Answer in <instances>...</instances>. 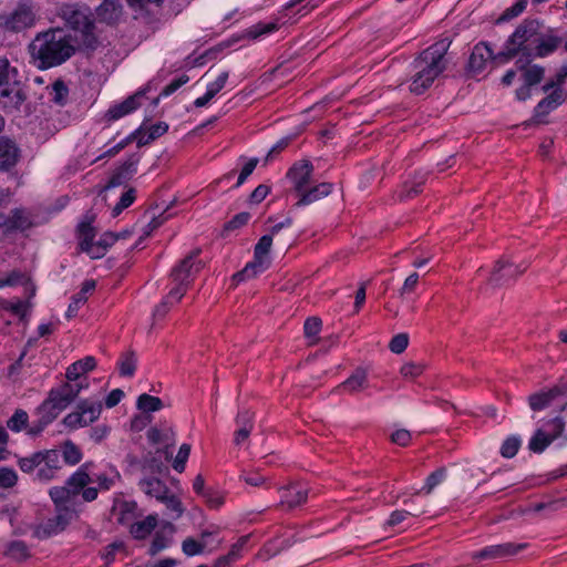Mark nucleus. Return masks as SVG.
I'll return each instance as SVG.
<instances>
[{"instance_id": "obj_37", "label": "nucleus", "mask_w": 567, "mask_h": 567, "mask_svg": "<svg viewBox=\"0 0 567 567\" xmlns=\"http://www.w3.org/2000/svg\"><path fill=\"white\" fill-rule=\"evenodd\" d=\"M4 555L16 561H23L30 557V549L23 540H12L7 545Z\"/></svg>"}, {"instance_id": "obj_28", "label": "nucleus", "mask_w": 567, "mask_h": 567, "mask_svg": "<svg viewBox=\"0 0 567 567\" xmlns=\"http://www.w3.org/2000/svg\"><path fill=\"white\" fill-rule=\"evenodd\" d=\"M34 226L31 214L23 207L14 208L10 212L9 233L25 231Z\"/></svg>"}, {"instance_id": "obj_25", "label": "nucleus", "mask_w": 567, "mask_h": 567, "mask_svg": "<svg viewBox=\"0 0 567 567\" xmlns=\"http://www.w3.org/2000/svg\"><path fill=\"white\" fill-rule=\"evenodd\" d=\"M140 97H141V94L137 93V94L128 96L123 102L111 106L105 113V118L109 122L117 121L121 117L132 113L133 111H135L136 109L140 107V102H138Z\"/></svg>"}, {"instance_id": "obj_5", "label": "nucleus", "mask_w": 567, "mask_h": 567, "mask_svg": "<svg viewBox=\"0 0 567 567\" xmlns=\"http://www.w3.org/2000/svg\"><path fill=\"white\" fill-rule=\"evenodd\" d=\"M272 234L264 235L259 238L254 249V260L248 262L244 269L233 276L236 284L247 279L255 278L257 275L264 272L270 265L268 254L272 245Z\"/></svg>"}, {"instance_id": "obj_8", "label": "nucleus", "mask_w": 567, "mask_h": 567, "mask_svg": "<svg viewBox=\"0 0 567 567\" xmlns=\"http://www.w3.org/2000/svg\"><path fill=\"white\" fill-rule=\"evenodd\" d=\"M101 412L102 403L100 401L81 400L76 410L64 416L63 424L71 430L84 427L96 421Z\"/></svg>"}, {"instance_id": "obj_22", "label": "nucleus", "mask_w": 567, "mask_h": 567, "mask_svg": "<svg viewBox=\"0 0 567 567\" xmlns=\"http://www.w3.org/2000/svg\"><path fill=\"white\" fill-rule=\"evenodd\" d=\"M91 465V462L82 464L65 482L73 496L80 494L84 487L93 483V478L90 476Z\"/></svg>"}, {"instance_id": "obj_27", "label": "nucleus", "mask_w": 567, "mask_h": 567, "mask_svg": "<svg viewBox=\"0 0 567 567\" xmlns=\"http://www.w3.org/2000/svg\"><path fill=\"white\" fill-rule=\"evenodd\" d=\"M96 367V360L94 357L87 355L84 359L78 360L68 367L65 378L68 381H78L84 375L93 371Z\"/></svg>"}, {"instance_id": "obj_6", "label": "nucleus", "mask_w": 567, "mask_h": 567, "mask_svg": "<svg viewBox=\"0 0 567 567\" xmlns=\"http://www.w3.org/2000/svg\"><path fill=\"white\" fill-rule=\"evenodd\" d=\"M38 11L39 7L32 0H21L11 13L0 18L1 25L13 32L32 28L35 24Z\"/></svg>"}, {"instance_id": "obj_9", "label": "nucleus", "mask_w": 567, "mask_h": 567, "mask_svg": "<svg viewBox=\"0 0 567 567\" xmlns=\"http://www.w3.org/2000/svg\"><path fill=\"white\" fill-rule=\"evenodd\" d=\"M199 252V249L192 251L172 269L171 278L174 282H183L184 285L190 286L194 277L204 267L203 261L197 259Z\"/></svg>"}, {"instance_id": "obj_39", "label": "nucleus", "mask_w": 567, "mask_h": 567, "mask_svg": "<svg viewBox=\"0 0 567 567\" xmlns=\"http://www.w3.org/2000/svg\"><path fill=\"white\" fill-rule=\"evenodd\" d=\"M551 442V439L542 429H538L530 437L528 449L534 453H543Z\"/></svg>"}, {"instance_id": "obj_58", "label": "nucleus", "mask_w": 567, "mask_h": 567, "mask_svg": "<svg viewBox=\"0 0 567 567\" xmlns=\"http://www.w3.org/2000/svg\"><path fill=\"white\" fill-rule=\"evenodd\" d=\"M141 156L138 154L130 155L121 166L117 167L128 179L136 173L137 164L140 163Z\"/></svg>"}, {"instance_id": "obj_33", "label": "nucleus", "mask_w": 567, "mask_h": 567, "mask_svg": "<svg viewBox=\"0 0 567 567\" xmlns=\"http://www.w3.org/2000/svg\"><path fill=\"white\" fill-rule=\"evenodd\" d=\"M534 43L536 47L535 53L533 54L538 58H544L553 53L559 47L561 39L555 35L543 37L539 34L537 39H534Z\"/></svg>"}, {"instance_id": "obj_55", "label": "nucleus", "mask_w": 567, "mask_h": 567, "mask_svg": "<svg viewBox=\"0 0 567 567\" xmlns=\"http://www.w3.org/2000/svg\"><path fill=\"white\" fill-rule=\"evenodd\" d=\"M527 6V0H517L512 7L507 8L498 18V22H506L518 17Z\"/></svg>"}, {"instance_id": "obj_19", "label": "nucleus", "mask_w": 567, "mask_h": 567, "mask_svg": "<svg viewBox=\"0 0 567 567\" xmlns=\"http://www.w3.org/2000/svg\"><path fill=\"white\" fill-rule=\"evenodd\" d=\"M95 216L93 214H86L76 227L80 249L86 254L91 252V246H93L96 236V231L92 225Z\"/></svg>"}, {"instance_id": "obj_16", "label": "nucleus", "mask_w": 567, "mask_h": 567, "mask_svg": "<svg viewBox=\"0 0 567 567\" xmlns=\"http://www.w3.org/2000/svg\"><path fill=\"white\" fill-rule=\"evenodd\" d=\"M525 269V267L520 268L519 266H515L508 259L501 258L496 261L492 270L488 284L493 287H498L507 279L516 278L518 275L524 272Z\"/></svg>"}, {"instance_id": "obj_34", "label": "nucleus", "mask_w": 567, "mask_h": 567, "mask_svg": "<svg viewBox=\"0 0 567 567\" xmlns=\"http://www.w3.org/2000/svg\"><path fill=\"white\" fill-rule=\"evenodd\" d=\"M63 410V408H60V405L55 401H52V399L48 395V398L37 409V413L39 419L42 420V424L49 425Z\"/></svg>"}, {"instance_id": "obj_21", "label": "nucleus", "mask_w": 567, "mask_h": 567, "mask_svg": "<svg viewBox=\"0 0 567 567\" xmlns=\"http://www.w3.org/2000/svg\"><path fill=\"white\" fill-rule=\"evenodd\" d=\"M96 17L100 22L106 24H115L123 14V6L121 0H103L95 9Z\"/></svg>"}, {"instance_id": "obj_31", "label": "nucleus", "mask_w": 567, "mask_h": 567, "mask_svg": "<svg viewBox=\"0 0 567 567\" xmlns=\"http://www.w3.org/2000/svg\"><path fill=\"white\" fill-rule=\"evenodd\" d=\"M49 396L64 410L76 399L71 382H64L60 386L51 389Z\"/></svg>"}, {"instance_id": "obj_64", "label": "nucleus", "mask_w": 567, "mask_h": 567, "mask_svg": "<svg viewBox=\"0 0 567 567\" xmlns=\"http://www.w3.org/2000/svg\"><path fill=\"white\" fill-rule=\"evenodd\" d=\"M425 365L422 363L408 362L401 367L400 373L403 378L414 379L423 373Z\"/></svg>"}, {"instance_id": "obj_47", "label": "nucleus", "mask_w": 567, "mask_h": 567, "mask_svg": "<svg viewBox=\"0 0 567 567\" xmlns=\"http://www.w3.org/2000/svg\"><path fill=\"white\" fill-rule=\"evenodd\" d=\"M122 377H133L136 370V358L133 351L125 352L118 363Z\"/></svg>"}, {"instance_id": "obj_4", "label": "nucleus", "mask_w": 567, "mask_h": 567, "mask_svg": "<svg viewBox=\"0 0 567 567\" xmlns=\"http://www.w3.org/2000/svg\"><path fill=\"white\" fill-rule=\"evenodd\" d=\"M540 27L542 23L536 19L524 20L508 38L504 50L498 52V56H504V62H506L515 58L519 50L530 49L526 43H534V39L540 34Z\"/></svg>"}, {"instance_id": "obj_42", "label": "nucleus", "mask_w": 567, "mask_h": 567, "mask_svg": "<svg viewBox=\"0 0 567 567\" xmlns=\"http://www.w3.org/2000/svg\"><path fill=\"white\" fill-rule=\"evenodd\" d=\"M446 477V468L445 467H440L437 468L436 471H434L433 473H431L426 481H425V485L416 492V494L419 493H425L426 495L431 494L432 491L440 484L443 482V480Z\"/></svg>"}, {"instance_id": "obj_51", "label": "nucleus", "mask_w": 567, "mask_h": 567, "mask_svg": "<svg viewBox=\"0 0 567 567\" xmlns=\"http://www.w3.org/2000/svg\"><path fill=\"white\" fill-rule=\"evenodd\" d=\"M136 198V190L135 188L131 187L128 188L120 198V200L116 203V205L113 207L112 215L113 217L118 216L125 208L130 207Z\"/></svg>"}, {"instance_id": "obj_14", "label": "nucleus", "mask_w": 567, "mask_h": 567, "mask_svg": "<svg viewBox=\"0 0 567 567\" xmlns=\"http://www.w3.org/2000/svg\"><path fill=\"white\" fill-rule=\"evenodd\" d=\"M279 492L281 493L280 505L293 509L307 502L309 488L298 482H290L288 485L280 487Z\"/></svg>"}, {"instance_id": "obj_59", "label": "nucleus", "mask_w": 567, "mask_h": 567, "mask_svg": "<svg viewBox=\"0 0 567 567\" xmlns=\"http://www.w3.org/2000/svg\"><path fill=\"white\" fill-rule=\"evenodd\" d=\"M189 453H190V445L186 444V443L182 444L178 450V453L173 462V467L175 471H177L178 473L184 472Z\"/></svg>"}, {"instance_id": "obj_36", "label": "nucleus", "mask_w": 567, "mask_h": 567, "mask_svg": "<svg viewBox=\"0 0 567 567\" xmlns=\"http://www.w3.org/2000/svg\"><path fill=\"white\" fill-rule=\"evenodd\" d=\"M157 517L155 515H148L145 519L136 522L131 526V534L136 539L146 538L156 527Z\"/></svg>"}, {"instance_id": "obj_60", "label": "nucleus", "mask_w": 567, "mask_h": 567, "mask_svg": "<svg viewBox=\"0 0 567 567\" xmlns=\"http://www.w3.org/2000/svg\"><path fill=\"white\" fill-rule=\"evenodd\" d=\"M408 346H409L408 333H398L391 339V341L389 343V349L391 352H393L395 354H400L405 351Z\"/></svg>"}, {"instance_id": "obj_26", "label": "nucleus", "mask_w": 567, "mask_h": 567, "mask_svg": "<svg viewBox=\"0 0 567 567\" xmlns=\"http://www.w3.org/2000/svg\"><path fill=\"white\" fill-rule=\"evenodd\" d=\"M332 190V184L330 183H321L313 187L309 186L301 193H299L300 198L295 204L296 207L309 205L316 200H319L322 197L328 196Z\"/></svg>"}, {"instance_id": "obj_29", "label": "nucleus", "mask_w": 567, "mask_h": 567, "mask_svg": "<svg viewBox=\"0 0 567 567\" xmlns=\"http://www.w3.org/2000/svg\"><path fill=\"white\" fill-rule=\"evenodd\" d=\"M95 287L96 282L93 279L85 280L82 284L81 290L72 297L71 303L69 305L68 311L65 313L69 319L76 316L81 305L85 303L87 300L86 295L93 291Z\"/></svg>"}, {"instance_id": "obj_63", "label": "nucleus", "mask_w": 567, "mask_h": 567, "mask_svg": "<svg viewBox=\"0 0 567 567\" xmlns=\"http://www.w3.org/2000/svg\"><path fill=\"white\" fill-rule=\"evenodd\" d=\"M171 539L162 533H156L148 549L151 556L157 555L163 549L167 548Z\"/></svg>"}, {"instance_id": "obj_49", "label": "nucleus", "mask_w": 567, "mask_h": 567, "mask_svg": "<svg viewBox=\"0 0 567 567\" xmlns=\"http://www.w3.org/2000/svg\"><path fill=\"white\" fill-rule=\"evenodd\" d=\"M321 327H322V321L318 317H309L305 321L303 333H305L306 338L313 339L310 342L311 344L316 342V340H317L316 338L319 334V332L321 331Z\"/></svg>"}, {"instance_id": "obj_1", "label": "nucleus", "mask_w": 567, "mask_h": 567, "mask_svg": "<svg viewBox=\"0 0 567 567\" xmlns=\"http://www.w3.org/2000/svg\"><path fill=\"white\" fill-rule=\"evenodd\" d=\"M450 48V42L444 39L435 42L417 58L414 59L412 65L414 75L412 76L410 91L414 94H423L439 78L447 66L445 58Z\"/></svg>"}, {"instance_id": "obj_45", "label": "nucleus", "mask_w": 567, "mask_h": 567, "mask_svg": "<svg viewBox=\"0 0 567 567\" xmlns=\"http://www.w3.org/2000/svg\"><path fill=\"white\" fill-rule=\"evenodd\" d=\"M141 468L144 472H150L153 474H155V473L161 474L165 470H167V467L164 465V463L158 457H156L153 453H148L146 456L143 457V460L141 462Z\"/></svg>"}, {"instance_id": "obj_53", "label": "nucleus", "mask_w": 567, "mask_h": 567, "mask_svg": "<svg viewBox=\"0 0 567 567\" xmlns=\"http://www.w3.org/2000/svg\"><path fill=\"white\" fill-rule=\"evenodd\" d=\"M142 126L135 130L133 133H131L128 136H126L124 140L118 142L113 147L109 148L106 152H104L102 155L97 157V159L103 157H113L117 153H120L123 148H125L132 141L135 140V137L141 133Z\"/></svg>"}, {"instance_id": "obj_41", "label": "nucleus", "mask_w": 567, "mask_h": 567, "mask_svg": "<svg viewBox=\"0 0 567 567\" xmlns=\"http://www.w3.org/2000/svg\"><path fill=\"white\" fill-rule=\"evenodd\" d=\"M62 456L66 464L76 465L82 460V452L72 441H66L62 446Z\"/></svg>"}, {"instance_id": "obj_24", "label": "nucleus", "mask_w": 567, "mask_h": 567, "mask_svg": "<svg viewBox=\"0 0 567 567\" xmlns=\"http://www.w3.org/2000/svg\"><path fill=\"white\" fill-rule=\"evenodd\" d=\"M138 486L143 493L150 497L156 498L158 502L161 499H165V495L169 493L168 486L155 476H145L141 478Z\"/></svg>"}, {"instance_id": "obj_10", "label": "nucleus", "mask_w": 567, "mask_h": 567, "mask_svg": "<svg viewBox=\"0 0 567 567\" xmlns=\"http://www.w3.org/2000/svg\"><path fill=\"white\" fill-rule=\"evenodd\" d=\"M61 454L58 450L41 451V465L38 466L35 480L41 483H48L55 478L58 472L62 468Z\"/></svg>"}, {"instance_id": "obj_17", "label": "nucleus", "mask_w": 567, "mask_h": 567, "mask_svg": "<svg viewBox=\"0 0 567 567\" xmlns=\"http://www.w3.org/2000/svg\"><path fill=\"white\" fill-rule=\"evenodd\" d=\"M549 92L534 109V117L538 122L543 121L544 117L566 101V93L561 87L553 89Z\"/></svg>"}, {"instance_id": "obj_56", "label": "nucleus", "mask_w": 567, "mask_h": 567, "mask_svg": "<svg viewBox=\"0 0 567 567\" xmlns=\"http://www.w3.org/2000/svg\"><path fill=\"white\" fill-rule=\"evenodd\" d=\"M423 513H424L423 508H417L415 512H409L406 509L394 511L391 513L390 518L386 522V524H388V526L393 527V526L401 524L403 520H405V518L409 515L417 517V516L422 515Z\"/></svg>"}, {"instance_id": "obj_54", "label": "nucleus", "mask_w": 567, "mask_h": 567, "mask_svg": "<svg viewBox=\"0 0 567 567\" xmlns=\"http://www.w3.org/2000/svg\"><path fill=\"white\" fill-rule=\"evenodd\" d=\"M205 546V543L197 542L193 537H187L182 543V550L186 556L192 557L202 554Z\"/></svg>"}, {"instance_id": "obj_40", "label": "nucleus", "mask_w": 567, "mask_h": 567, "mask_svg": "<svg viewBox=\"0 0 567 567\" xmlns=\"http://www.w3.org/2000/svg\"><path fill=\"white\" fill-rule=\"evenodd\" d=\"M136 406L143 412L150 413L161 410L163 408V402L157 396L143 393L137 398Z\"/></svg>"}, {"instance_id": "obj_50", "label": "nucleus", "mask_w": 567, "mask_h": 567, "mask_svg": "<svg viewBox=\"0 0 567 567\" xmlns=\"http://www.w3.org/2000/svg\"><path fill=\"white\" fill-rule=\"evenodd\" d=\"M49 495L56 506H60L62 504L70 502L71 498L73 497V495L70 492V488L66 486V484L64 486L52 487L49 491Z\"/></svg>"}, {"instance_id": "obj_38", "label": "nucleus", "mask_w": 567, "mask_h": 567, "mask_svg": "<svg viewBox=\"0 0 567 567\" xmlns=\"http://www.w3.org/2000/svg\"><path fill=\"white\" fill-rule=\"evenodd\" d=\"M18 80L17 68L11 66L7 58L0 56V90Z\"/></svg>"}, {"instance_id": "obj_11", "label": "nucleus", "mask_w": 567, "mask_h": 567, "mask_svg": "<svg viewBox=\"0 0 567 567\" xmlns=\"http://www.w3.org/2000/svg\"><path fill=\"white\" fill-rule=\"evenodd\" d=\"M567 394V381L560 382L548 390L535 392L528 396L529 408L535 411H543L548 408L551 402Z\"/></svg>"}, {"instance_id": "obj_7", "label": "nucleus", "mask_w": 567, "mask_h": 567, "mask_svg": "<svg viewBox=\"0 0 567 567\" xmlns=\"http://www.w3.org/2000/svg\"><path fill=\"white\" fill-rule=\"evenodd\" d=\"M28 100V87L19 80L0 90V107L7 114L24 112L31 113V107L25 103Z\"/></svg>"}, {"instance_id": "obj_57", "label": "nucleus", "mask_w": 567, "mask_h": 567, "mask_svg": "<svg viewBox=\"0 0 567 567\" xmlns=\"http://www.w3.org/2000/svg\"><path fill=\"white\" fill-rule=\"evenodd\" d=\"M566 80H567V65H563L556 73L555 78L547 81L543 85L542 90H543V92L547 93L553 89L561 87V85L566 82Z\"/></svg>"}, {"instance_id": "obj_20", "label": "nucleus", "mask_w": 567, "mask_h": 567, "mask_svg": "<svg viewBox=\"0 0 567 567\" xmlns=\"http://www.w3.org/2000/svg\"><path fill=\"white\" fill-rule=\"evenodd\" d=\"M369 388L368 373L364 369L358 368L352 374L340 383L334 391H344L349 394H357Z\"/></svg>"}, {"instance_id": "obj_15", "label": "nucleus", "mask_w": 567, "mask_h": 567, "mask_svg": "<svg viewBox=\"0 0 567 567\" xmlns=\"http://www.w3.org/2000/svg\"><path fill=\"white\" fill-rule=\"evenodd\" d=\"M313 173V165L308 159H302L293 164L288 171L287 176L293 184V189L299 194L310 184Z\"/></svg>"}, {"instance_id": "obj_13", "label": "nucleus", "mask_w": 567, "mask_h": 567, "mask_svg": "<svg viewBox=\"0 0 567 567\" xmlns=\"http://www.w3.org/2000/svg\"><path fill=\"white\" fill-rule=\"evenodd\" d=\"M71 517L72 514L68 509L59 511L55 516L48 518L45 522L40 524L35 528L34 535L40 539L56 535L65 529L71 520Z\"/></svg>"}, {"instance_id": "obj_32", "label": "nucleus", "mask_w": 567, "mask_h": 567, "mask_svg": "<svg viewBox=\"0 0 567 567\" xmlns=\"http://www.w3.org/2000/svg\"><path fill=\"white\" fill-rule=\"evenodd\" d=\"M228 76H229V73L228 71H225L223 72L217 79L215 82L210 83L207 85V91L206 93L200 96V97H197L195 101H194V105L196 107H203L205 106L210 100H213L215 97V95L220 92L227 80H228Z\"/></svg>"}, {"instance_id": "obj_48", "label": "nucleus", "mask_w": 567, "mask_h": 567, "mask_svg": "<svg viewBox=\"0 0 567 567\" xmlns=\"http://www.w3.org/2000/svg\"><path fill=\"white\" fill-rule=\"evenodd\" d=\"M69 89L62 80H56L52 84L51 101L60 106L66 104Z\"/></svg>"}, {"instance_id": "obj_2", "label": "nucleus", "mask_w": 567, "mask_h": 567, "mask_svg": "<svg viewBox=\"0 0 567 567\" xmlns=\"http://www.w3.org/2000/svg\"><path fill=\"white\" fill-rule=\"evenodd\" d=\"M30 51L40 69H50L64 63L75 50L63 30L50 29L35 37Z\"/></svg>"}, {"instance_id": "obj_43", "label": "nucleus", "mask_w": 567, "mask_h": 567, "mask_svg": "<svg viewBox=\"0 0 567 567\" xmlns=\"http://www.w3.org/2000/svg\"><path fill=\"white\" fill-rule=\"evenodd\" d=\"M41 451L34 452L28 456L20 457L18 460L19 468L27 474L38 471V466L41 465Z\"/></svg>"}, {"instance_id": "obj_61", "label": "nucleus", "mask_w": 567, "mask_h": 567, "mask_svg": "<svg viewBox=\"0 0 567 567\" xmlns=\"http://www.w3.org/2000/svg\"><path fill=\"white\" fill-rule=\"evenodd\" d=\"M18 482V475L13 468L0 467V486L11 488Z\"/></svg>"}, {"instance_id": "obj_46", "label": "nucleus", "mask_w": 567, "mask_h": 567, "mask_svg": "<svg viewBox=\"0 0 567 567\" xmlns=\"http://www.w3.org/2000/svg\"><path fill=\"white\" fill-rule=\"evenodd\" d=\"M545 76V68L538 64L530 65L523 72V81L530 86L542 82Z\"/></svg>"}, {"instance_id": "obj_62", "label": "nucleus", "mask_w": 567, "mask_h": 567, "mask_svg": "<svg viewBox=\"0 0 567 567\" xmlns=\"http://www.w3.org/2000/svg\"><path fill=\"white\" fill-rule=\"evenodd\" d=\"M159 502L164 503L167 509L175 513L174 519L179 518L185 512L182 502L175 495L166 494L165 499H161Z\"/></svg>"}, {"instance_id": "obj_12", "label": "nucleus", "mask_w": 567, "mask_h": 567, "mask_svg": "<svg viewBox=\"0 0 567 567\" xmlns=\"http://www.w3.org/2000/svg\"><path fill=\"white\" fill-rule=\"evenodd\" d=\"M527 547V544L504 543L492 545L472 554L474 560L498 559L516 555Z\"/></svg>"}, {"instance_id": "obj_23", "label": "nucleus", "mask_w": 567, "mask_h": 567, "mask_svg": "<svg viewBox=\"0 0 567 567\" xmlns=\"http://www.w3.org/2000/svg\"><path fill=\"white\" fill-rule=\"evenodd\" d=\"M20 151L16 143L7 137H0V169L9 171L19 159Z\"/></svg>"}, {"instance_id": "obj_30", "label": "nucleus", "mask_w": 567, "mask_h": 567, "mask_svg": "<svg viewBox=\"0 0 567 567\" xmlns=\"http://www.w3.org/2000/svg\"><path fill=\"white\" fill-rule=\"evenodd\" d=\"M426 177H427L426 173H423V172L415 173V175L411 179L406 181L403 184L402 189L398 194L399 198L401 200H403L406 198H412V197L416 196L417 194H420L422 192V186L426 182Z\"/></svg>"}, {"instance_id": "obj_52", "label": "nucleus", "mask_w": 567, "mask_h": 567, "mask_svg": "<svg viewBox=\"0 0 567 567\" xmlns=\"http://www.w3.org/2000/svg\"><path fill=\"white\" fill-rule=\"evenodd\" d=\"M520 447V439L516 435L508 436L501 446V454L503 457H514Z\"/></svg>"}, {"instance_id": "obj_3", "label": "nucleus", "mask_w": 567, "mask_h": 567, "mask_svg": "<svg viewBox=\"0 0 567 567\" xmlns=\"http://www.w3.org/2000/svg\"><path fill=\"white\" fill-rule=\"evenodd\" d=\"M59 16L69 28L79 33V44L86 50H95L99 41L94 34V21L91 18V10L86 6L78 3H63L59 8Z\"/></svg>"}, {"instance_id": "obj_35", "label": "nucleus", "mask_w": 567, "mask_h": 567, "mask_svg": "<svg viewBox=\"0 0 567 567\" xmlns=\"http://www.w3.org/2000/svg\"><path fill=\"white\" fill-rule=\"evenodd\" d=\"M117 241V236L115 233L106 231L104 233L97 241H93V246H91V252H87L91 258L97 259L102 258L107 249L113 246Z\"/></svg>"}, {"instance_id": "obj_18", "label": "nucleus", "mask_w": 567, "mask_h": 567, "mask_svg": "<svg viewBox=\"0 0 567 567\" xmlns=\"http://www.w3.org/2000/svg\"><path fill=\"white\" fill-rule=\"evenodd\" d=\"M492 59H499L504 61V56L493 55L492 49L485 42L477 43L470 55L468 59V70L473 73H481L487 61Z\"/></svg>"}, {"instance_id": "obj_44", "label": "nucleus", "mask_w": 567, "mask_h": 567, "mask_svg": "<svg viewBox=\"0 0 567 567\" xmlns=\"http://www.w3.org/2000/svg\"><path fill=\"white\" fill-rule=\"evenodd\" d=\"M29 415L24 410L18 409L7 421V427L12 432H20L28 426Z\"/></svg>"}]
</instances>
